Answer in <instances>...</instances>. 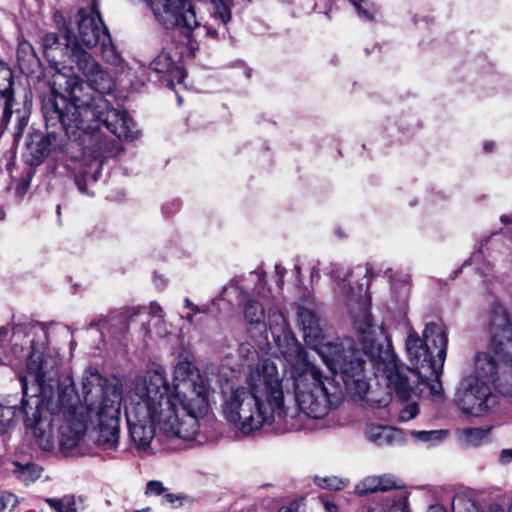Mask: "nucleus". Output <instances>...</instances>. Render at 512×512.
<instances>
[{"mask_svg": "<svg viewBox=\"0 0 512 512\" xmlns=\"http://www.w3.org/2000/svg\"><path fill=\"white\" fill-rule=\"evenodd\" d=\"M63 37L64 48L55 33L42 39L44 56L55 70L50 86L56 99L50 120H58L68 138L82 147L83 154L93 157L89 170L91 179L97 181L102 159L113 156L117 150L114 141L100 132V122L121 140L133 141L139 137V131L125 111L112 108L104 97L113 90L112 76L66 27Z\"/></svg>", "mask_w": 512, "mask_h": 512, "instance_id": "1", "label": "nucleus"}, {"mask_svg": "<svg viewBox=\"0 0 512 512\" xmlns=\"http://www.w3.org/2000/svg\"><path fill=\"white\" fill-rule=\"evenodd\" d=\"M213 402L209 379L188 361L174 367L171 385L163 368L147 370L123 398L130 437L138 451L149 454L158 449L153 445L157 429L171 439H195Z\"/></svg>", "mask_w": 512, "mask_h": 512, "instance_id": "2", "label": "nucleus"}, {"mask_svg": "<svg viewBox=\"0 0 512 512\" xmlns=\"http://www.w3.org/2000/svg\"><path fill=\"white\" fill-rule=\"evenodd\" d=\"M336 294L345 300L353 328L363 348L362 357L369 358L377 378L386 380L387 387L400 399L413 395L440 396L442 384L439 380L447 355V335L444 328L428 323L423 339L414 330L407 333L405 348L411 368L400 366L392 344L383 325L375 323L370 313L369 300L350 281L337 282Z\"/></svg>", "mask_w": 512, "mask_h": 512, "instance_id": "3", "label": "nucleus"}, {"mask_svg": "<svg viewBox=\"0 0 512 512\" xmlns=\"http://www.w3.org/2000/svg\"><path fill=\"white\" fill-rule=\"evenodd\" d=\"M221 413L245 436L279 425L285 414L283 373L269 359L249 364L243 380L221 385Z\"/></svg>", "mask_w": 512, "mask_h": 512, "instance_id": "4", "label": "nucleus"}, {"mask_svg": "<svg viewBox=\"0 0 512 512\" xmlns=\"http://www.w3.org/2000/svg\"><path fill=\"white\" fill-rule=\"evenodd\" d=\"M62 363L59 351L48 341V326L34 322V383L39 400L36 407L55 414L61 409L63 417L59 425L60 444L64 449L76 447L84 438L88 427V415L82 406H73L75 389L72 380L59 381V368Z\"/></svg>", "mask_w": 512, "mask_h": 512, "instance_id": "5", "label": "nucleus"}, {"mask_svg": "<svg viewBox=\"0 0 512 512\" xmlns=\"http://www.w3.org/2000/svg\"><path fill=\"white\" fill-rule=\"evenodd\" d=\"M298 322L305 343L317 352L330 372L343 381L350 394L363 398L370 388L363 348L356 349L351 338L326 341L321 320L311 309L299 308Z\"/></svg>", "mask_w": 512, "mask_h": 512, "instance_id": "6", "label": "nucleus"}, {"mask_svg": "<svg viewBox=\"0 0 512 512\" xmlns=\"http://www.w3.org/2000/svg\"><path fill=\"white\" fill-rule=\"evenodd\" d=\"M282 353L299 409L310 418L324 419L342 401L340 385L310 359L294 338L290 339Z\"/></svg>", "mask_w": 512, "mask_h": 512, "instance_id": "7", "label": "nucleus"}, {"mask_svg": "<svg viewBox=\"0 0 512 512\" xmlns=\"http://www.w3.org/2000/svg\"><path fill=\"white\" fill-rule=\"evenodd\" d=\"M82 394L89 421L97 428V444L103 449H115L120 436L122 396L119 388L95 370H85Z\"/></svg>", "mask_w": 512, "mask_h": 512, "instance_id": "8", "label": "nucleus"}, {"mask_svg": "<svg viewBox=\"0 0 512 512\" xmlns=\"http://www.w3.org/2000/svg\"><path fill=\"white\" fill-rule=\"evenodd\" d=\"M156 20L164 27L180 28L186 35L198 28L200 23L189 0H146ZM211 17L224 28L232 18L233 0H211Z\"/></svg>", "mask_w": 512, "mask_h": 512, "instance_id": "9", "label": "nucleus"}, {"mask_svg": "<svg viewBox=\"0 0 512 512\" xmlns=\"http://www.w3.org/2000/svg\"><path fill=\"white\" fill-rule=\"evenodd\" d=\"M30 324H16L12 328H0V355L15 368L18 369V378L22 385L23 399L22 408L19 413L27 416L26 407L29 403L28 396V377L31 375L32 359V338H30ZM0 360L4 361L2 356Z\"/></svg>", "mask_w": 512, "mask_h": 512, "instance_id": "10", "label": "nucleus"}, {"mask_svg": "<svg viewBox=\"0 0 512 512\" xmlns=\"http://www.w3.org/2000/svg\"><path fill=\"white\" fill-rule=\"evenodd\" d=\"M454 403L463 414L480 418L498 407L499 396L488 383L464 376L456 388Z\"/></svg>", "mask_w": 512, "mask_h": 512, "instance_id": "11", "label": "nucleus"}, {"mask_svg": "<svg viewBox=\"0 0 512 512\" xmlns=\"http://www.w3.org/2000/svg\"><path fill=\"white\" fill-rule=\"evenodd\" d=\"M76 21L78 26L77 42L80 41L87 48H93L108 38L109 31L95 5L81 8L76 15Z\"/></svg>", "mask_w": 512, "mask_h": 512, "instance_id": "12", "label": "nucleus"}, {"mask_svg": "<svg viewBox=\"0 0 512 512\" xmlns=\"http://www.w3.org/2000/svg\"><path fill=\"white\" fill-rule=\"evenodd\" d=\"M491 340L489 341L486 351H480L474 356L473 372L466 377H474L494 386L499 379L498 361L505 363L511 362L502 359L493 349L490 348Z\"/></svg>", "mask_w": 512, "mask_h": 512, "instance_id": "13", "label": "nucleus"}, {"mask_svg": "<svg viewBox=\"0 0 512 512\" xmlns=\"http://www.w3.org/2000/svg\"><path fill=\"white\" fill-rule=\"evenodd\" d=\"M323 505L326 512H337L336 504L324 499ZM278 512H297L291 507H282ZM357 512H409L406 503L396 497L386 496L375 498L363 505Z\"/></svg>", "mask_w": 512, "mask_h": 512, "instance_id": "14", "label": "nucleus"}, {"mask_svg": "<svg viewBox=\"0 0 512 512\" xmlns=\"http://www.w3.org/2000/svg\"><path fill=\"white\" fill-rule=\"evenodd\" d=\"M150 66L151 69L155 72L167 73L169 76L168 83L174 89L175 82L178 85H181L186 77L185 70L181 66L175 64L174 59L167 51H162L159 53L151 62Z\"/></svg>", "mask_w": 512, "mask_h": 512, "instance_id": "15", "label": "nucleus"}, {"mask_svg": "<svg viewBox=\"0 0 512 512\" xmlns=\"http://www.w3.org/2000/svg\"><path fill=\"white\" fill-rule=\"evenodd\" d=\"M452 512H512V500L507 510L498 502L480 508L469 493L459 492L453 497Z\"/></svg>", "mask_w": 512, "mask_h": 512, "instance_id": "16", "label": "nucleus"}, {"mask_svg": "<svg viewBox=\"0 0 512 512\" xmlns=\"http://www.w3.org/2000/svg\"><path fill=\"white\" fill-rule=\"evenodd\" d=\"M397 486L396 480L392 475H371L363 478L354 486V494L359 497L378 491H387Z\"/></svg>", "mask_w": 512, "mask_h": 512, "instance_id": "17", "label": "nucleus"}, {"mask_svg": "<svg viewBox=\"0 0 512 512\" xmlns=\"http://www.w3.org/2000/svg\"><path fill=\"white\" fill-rule=\"evenodd\" d=\"M365 439L377 446H388L399 438V431L391 426L370 423L364 429Z\"/></svg>", "mask_w": 512, "mask_h": 512, "instance_id": "18", "label": "nucleus"}, {"mask_svg": "<svg viewBox=\"0 0 512 512\" xmlns=\"http://www.w3.org/2000/svg\"><path fill=\"white\" fill-rule=\"evenodd\" d=\"M13 77L11 69L4 63L0 62V95L5 98V107L2 120L9 121L11 117V101L13 96Z\"/></svg>", "mask_w": 512, "mask_h": 512, "instance_id": "19", "label": "nucleus"}, {"mask_svg": "<svg viewBox=\"0 0 512 512\" xmlns=\"http://www.w3.org/2000/svg\"><path fill=\"white\" fill-rule=\"evenodd\" d=\"M99 44L101 46L102 60L111 67L113 73L115 75L124 73L126 68L125 61L115 49L110 34L107 39L102 40Z\"/></svg>", "mask_w": 512, "mask_h": 512, "instance_id": "20", "label": "nucleus"}, {"mask_svg": "<svg viewBox=\"0 0 512 512\" xmlns=\"http://www.w3.org/2000/svg\"><path fill=\"white\" fill-rule=\"evenodd\" d=\"M243 316L249 325L266 327V312L264 304L260 303L258 300L247 298L244 301Z\"/></svg>", "mask_w": 512, "mask_h": 512, "instance_id": "21", "label": "nucleus"}, {"mask_svg": "<svg viewBox=\"0 0 512 512\" xmlns=\"http://www.w3.org/2000/svg\"><path fill=\"white\" fill-rule=\"evenodd\" d=\"M411 438L427 447H434L443 442L448 436L449 431L446 429L439 430H412L410 431Z\"/></svg>", "mask_w": 512, "mask_h": 512, "instance_id": "22", "label": "nucleus"}, {"mask_svg": "<svg viewBox=\"0 0 512 512\" xmlns=\"http://www.w3.org/2000/svg\"><path fill=\"white\" fill-rule=\"evenodd\" d=\"M490 427H467L457 431L458 439L466 446H479L489 435Z\"/></svg>", "mask_w": 512, "mask_h": 512, "instance_id": "23", "label": "nucleus"}, {"mask_svg": "<svg viewBox=\"0 0 512 512\" xmlns=\"http://www.w3.org/2000/svg\"><path fill=\"white\" fill-rule=\"evenodd\" d=\"M44 501L54 512H78V504L83 499L74 495H65L62 498H46Z\"/></svg>", "mask_w": 512, "mask_h": 512, "instance_id": "24", "label": "nucleus"}, {"mask_svg": "<svg viewBox=\"0 0 512 512\" xmlns=\"http://www.w3.org/2000/svg\"><path fill=\"white\" fill-rule=\"evenodd\" d=\"M490 238H485L480 241L478 250L472 254L469 261L471 264H475L483 274L488 273V268L491 266L489 244Z\"/></svg>", "mask_w": 512, "mask_h": 512, "instance_id": "25", "label": "nucleus"}, {"mask_svg": "<svg viewBox=\"0 0 512 512\" xmlns=\"http://www.w3.org/2000/svg\"><path fill=\"white\" fill-rule=\"evenodd\" d=\"M266 326L269 327L273 337H279L286 329V321L278 308L270 307L268 309Z\"/></svg>", "mask_w": 512, "mask_h": 512, "instance_id": "26", "label": "nucleus"}, {"mask_svg": "<svg viewBox=\"0 0 512 512\" xmlns=\"http://www.w3.org/2000/svg\"><path fill=\"white\" fill-rule=\"evenodd\" d=\"M35 442L44 451L51 450L54 445L50 426L47 425V429H43L34 416V443Z\"/></svg>", "mask_w": 512, "mask_h": 512, "instance_id": "27", "label": "nucleus"}, {"mask_svg": "<svg viewBox=\"0 0 512 512\" xmlns=\"http://www.w3.org/2000/svg\"><path fill=\"white\" fill-rule=\"evenodd\" d=\"M313 482L321 489L341 490L348 485V480L335 475H316Z\"/></svg>", "mask_w": 512, "mask_h": 512, "instance_id": "28", "label": "nucleus"}, {"mask_svg": "<svg viewBox=\"0 0 512 512\" xmlns=\"http://www.w3.org/2000/svg\"><path fill=\"white\" fill-rule=\"evenodd\" d=\"M352 5L357 11L358 16L364 21H372L376 14L377 8L369 0H352Z\"/></svg>", "mask_w": 512, "mask_h": 512, "instance_id": "29", "label": "nucleus"}, {"mask_svg": "<svg viewBox=\"0 0 512 512\" xmlns=\"http://www.w3.org/2000/svg\"><path fill=\"white\" fill-rule=\"evenodd\" d=\"M184 308L189 310V312L184 316V319L190 324H194L196 322L195 317L197 314H206L210 310L208 305H196L189 298L184 299Z\"/></svg>", "mask_w": 512, "mask_h": 512, "instance_id": "30", "label": "nucleus"}, {"mask_svg": "<svg viewBox=\"0 0 512 512\" xmlns=\"http://www.w3.org/2000/svg\"><path fill=\"white\" fill-rule=\"evenodd\" d=\"M16 412L15 407L5 406L0 403V433L4 432L12 424Z\"/></svg>", "mask_w": 512, "mask_h": 512, "instance_id": "31", "label": "nucleus"}, {"mask_svg": "<svg viewBox=\"0 0 512 512\" xmlns=\"http://www.w3.org/2000/svg\"><path fill=\"white\" fill-rule=\"evenodd\" d=\"M13 473L23 482L29 484L32 480V466L30 463L20 464L18 462H14Z\"/></svg>", "mask_w": 512, "mask_h": 512, "instance_id": "32", "label": "nucleus"}, {"mask_svg": "<svg viewBox=\"0 0 512 512\" xmlns=\"http://www.w3.org/2000/svg\"><path fill=\"white\" fill-rule=\"evenodd\" d=\"M18 503L16 495L3 492L0 494V512L12 511Z\"/></svg>", "mask_w": 512, "mask_h": 512, "instance_id": "33", "label": "nucleus"}, {"mask_svg": "<svg viewBox=\"0 0 512 512\" xmlns=\"http://www.w3.org/2000/svg\"><path fill=\"white\" fill-rule=\"evenodd\" d=\"M32 55V45L28 41L19 43L17 49V58L21 66L29 64Z\"/></svg>", "mask_w": 512, "mask_h": 512, "instance_id": "34", "label": "nucleus"}, {"mask_svg": "<svg viewBox=\"0 0 512 512\" xmlns=\"http://www.w3.org/2000/svg\"><path fill=\"white\" fill-rule=\"evenodd\" d=\"M419 414V406L416 402L406 405L399 412V420L402 422H408L414 419Z\"/></svg>", "mask_w": 512, "mask_h": 512, "instance_id": "35", "label": "nucleus"}, {"mask_svg": "<svg viewBox=\"0 0 512 512\" xmlns=\"http://www.w3.org/2000/svg\"><path fill=\"white\" fill-rule=\"evenodd\" d=\"M150 333H154L158 337H165L168 334H170V329L168 324L164 319L162 321H159V319L154 320V323L152 324L151 328L149 329Z\"/></svg>", "mask_w": 512, "mask_h": 512, "instance_id": "36", "label": "nucleus"}, {"mask_svg": "<svg viewBox=\"0 0 512 512\" xmlns=\"http://www.w3.org/2000/svg\"><path fill=\"white\" fill-rule=\"evenodd\" d=\"M166 492V488L164 487L163 483L157 480H151L146 485L145 493L146 495H164Z\"/></svg>", "mask_w": 512, "mask_h": 512, "instance_id": "37", "label": "nucleus"}, {"mask_svg": "<svg viewBox=\"0 0 512 512\" xmlns=\"http://www.w3.org/2000/svg\"><path fill=\"white\" fill-rule=\"evenodd\" d=\"M29 123V115H23L19 118L16 131L14 132V144L18 145L21 137L24 134L25 129Z\"/></svg>", "mask_w": 512, "mask_h": 512, "instance_id": "38", "label": "nucleus"}, {"mask_svg": "<svg viewBox=\"0 0 512 512\" xmlns=\"http://www.w3.org/2000/svg\"><path fill=\"white\" fill-rule=\"evenodd\" d=\"M148 310L149 315L153 318V320L159 319V321H162V319H164L165 313L159 303L155 301L151 302Z\"/></svg>", "mask_w": 512, "mask_h": 512, "instance_id": "39", "label": "nucleus"}, {"mask_svg": "<svg viewBox=\"0 0 512 512\" xmlns=\"http://www.w3.org/2000/svg\"><path fill=\"white\" fill-rule=\"evenodd\" d=\"M48 146H49V142L46 139H42L37 144V153H39V156H37L34 153V165L38 164V162H40L41 159L48 153Z\"/></svg>", "mask_w": 512, "mask_h": 512, "instance_id": "40", "label": "nucleus"}, {"mask_svg": "<svg viewBox=\"0 0 512 512\" xmlns=\"http://www.w3.org/2000/svg\"><path fill=\"white\" fill-rule=\"evenodd\" d=\"M30 177H31V174H30V172H28L27 173L28 179H24L17 184V186L15 188V193L18 197L21 198L28 192L29 185H30Z\"/></svg>", "mask_w": 512, "mask_h": 512, "instance_id": "41", "label": "nucleus"}, {"mask_svg": "<svg viewBox=\"0 0 512 512\" xmlns=\"http://www.w3.org/2000/svg\"><path fill=\"white\" fill-rule=\"evenodd\" d=\"M239 353L253 360L257 356L256 350L250 344H242L239 347Z\"/></svg>", "mask_w": 512, "mask_h": 512, "instance_id": "42", "label": "nucleus"}, {"mask_svg": "<svg viewBox=\"0 0 512 512\" xmlns=\"http://www.w3.org/2000/svg\"><path fill=\"white\" fill-rule=\"evenodd\" d=\"M499 462L502 465H507V464H510L512 462V448L511 449H503L500 452Z\"/></svg>", "mask_w": 512, "mask_h": 512, "instance_id": "43", "label": "nucleus"}, {"mask_svg": "<svg viewBox=\"0 0 512 512\" xmlns=\"http://www.w3.org/2000/svg\"><path fill=\"white\" fill-rule=\"evenodd\" d=\"M88 175V171H84L82 176L76 177V185L78 187V190L83 193L89 195L90 193L87 191V189L84 186V183L86 181Z\"/></svg>", "mask_w": 512, "mask_h": 512, "instance_id": "44", "label": "nucleus"}, {"mask_svg": "<svg viewBox=\"0 0 512 512\" xmlns=\"http://www.w3.org/2000/svg\"><path fill=\"white\" fill-rule=\"evenodd\" d=\"M401 282L403 283V289L401 291V294L400 296L402 298H406L407 295H408V286H409V283H410V277L408 275H404L401 279Z\"/></svg>", "mask_w": 512, "mask_h": 512, "instance_id": "45", "label": "nucleus"}, {"mask_svg": "<svg viewBox=\"0 0 512 512\" xmlns=\"http://www.w3.org/2000/svg\"><path fill=\"white\" fill-rule=\"evenodd\" d=\"M163 496H164V499L166 500V502L171 503V504H174L177 501L182 499L181 496L173 494V493H168L167 491L164 493Z\"/></svg>", "mask_w": 512, "mask_h": 512, "instance_id": "46", "label": "nucleus"}, {"mask_svg": "<svg viewBox=\"0 0 512 512\" xmlns=\"http://www.w3.org/2000/svg\"><path fill=\"white\" fill-rule=\"evenodd\" d=\"M495 147H496V143L493 140H485L483 142V150L486 153H490V152L494 151Z\"/></svg>", "mask_w": 512, "mask_h": 512, "instance_id": "47", "label": "nucleus"}, {"mask_svg": "<svg viewBox=\"0 0 512 512\" xmlns=\"http://www.w3.org/2000/svg\"><path fill=\"white\" fill-rule=\"evenodd\" d=\"M204 29L206 31V35H208V36H210L212 38H217L218 37V34H219L218 31L215 28H213L212 26L206 24L204 26Z\"/></svg>", "mask_w": 512, "mask_h": 512, "instance_id": "48", "label": "nucleus"}, {"mask_svg": "<svg viewBox=\"0 0 512 512\" xmlns=\"http://www.w3.org/2000/svg\"><path fill=\"white\" fill-rule=\"evenodd\" d=\"M500 221H501V223H503L504 225H509V224H511V225H512V212H511V213H509V214L501 215V216H500Z\"/></svg>", "mask_w": 512, "mask_h": 512, "instance_id": "49", "label": "nucleus"}, {"mask_svg": "<svg viewBox=\"0 0 512 512\" xmlns=\"http://www.w3.org/2000/svg\"><path fill=\"white\" fill-rule=\"evenodd\" d=\"M31 143H32V132L30 130H28V132L26 134V138H25V146L27 147L28 150L30 148Z\"/></svg>", "mask_w": 512, "mask_h": 512, "instance_id": "50", "label": "nucleus"}, {"mask_svg": "<svg viewBox=\"0 0 512 512\" xmlns=\"http://www.w3.org/2000/svg\"><path fill=\"white\" fill-rule=\"evenodd\" d=\"M42 471L41 468H38L36 465H34V470H33V473H34V480L36 478H39L40 477V472Z\"/></svg>", "mask_w": 512, "mask_h": 512, "instance_id": "51", "label": "nucleus"}, {"mask_svg": "<svg viewBox=\"0 0 512 512\" xmlns=\"http://www.w3.org/2000/svg\"><path fill=\"white\" fill-rule=\"evenodd\" d=\"M275 269H276L277 274H278V275H280V276L282 277V276H283V274H284V272H285V269H284V268H282V267H281V266H279V265H277V266L275 267Z\"/></svg>", "mask_w": 512, "mask_h": 512, "instance_id": "52", "label": "nucleus"}, {"mask_svg": "<svg viewBox=\"0 0 512 512\" xmlns=\"http://www.w3.org/2000/svg\"><path fill=\"white\" fill-rule=\"evenodd\" d=\"M429 512H445V511L443 510V508L435 506V507H431Z\"/></svg>", "mask_w": 512, "mask_h": 512, "instance_id": "53", "label": "nucleus"}, {"mask_svg": "<svg viewBox=\"0 0 512 512\" xmlns=\"http://www.w3.org/2000/svg\"><path fill=\"white\" fill-rule=\"evenodd\" d=\"M134 512H153L151 508H143L135 510Z\"/></svg>", "mask_w": 512, "mask_h": 512, "instance_id": "54", "label": "nucleus"}, {"mask_svg": "<svg viewBox=\"0 0 512 512\" xmlns=\"http://www.w3.org/2000/svg\"><path fill=\"white\" fill-rule=\"evenodd\" d=\"M175 93H176V95H177V97H178V102H179V104H181V103H182V98H181V97H180V95H179V91L175 89Z\"/></svg>", "mask_w": 512, "mask_h": 512, "instance_id": "55", "label": "nucleus"}, {"mask_svg": "<svg viewBox=\"0 0 512 512\" xmlns=\"http://www.w3.org/2000/svg\"><path fill=\"white\" fill-rule=\"evenodd\" d=\"M43 109H44V114H45V116L47 117V116H48V114H49V111H48L47 106L45 105V106L43 107Z\"/></svg>", "mask_w": 512, "mask_h": 512, "instance_id": "56", "label": "nucleus"}, {"mask_svg": "<svg viewBox=\"0 0 512 512\" xmlns=\"http://www.w3.org/2000/svg\"><path fill=\"white\" fill-rule=\"evenodd\" d=\"M25 422H26V426H27V428H29V427H30V424L28 423V419H27Z\"/></svg>", "mask_w": 512, "mask_h": 512, "instance_id": "57", "label": "nucleus"}]
</instances>
